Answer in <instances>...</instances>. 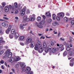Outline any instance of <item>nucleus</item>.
Here are the masks:
<instances>
[{"instance_id":"49530a36","label":"nucleus","mask_w":74,"mask_h":74,"mask_svg":"<svg viewBox=\"0 0 74 74\" xmlns=\"http://www.w3.org/2000/svg\"><path fill=\"white\" fill-rule=\"evenodd\" d=\"M13 36H12V35H9V37L10 38H12L13 37Z\"/></svg>"},{"instance_id":"69168bd1","label":"nucleus","mask_w":74,"mask_h":74,"mask_svg":"<svg viewBox=\"0 0 74 74\" xmlns=\"http://www.w3.org/2000/svg\"><path fill=\"white\" fill-rule=\"evenodd\" d=\"M66 47H69V45L68 43H67L66 45Z\"/></svg>"},{"instance_id":"5701e85b","label":"nucleus","mask_w":74,"mask_h":74,"mask_svg":"<svg viewBox=\"0 0 74 74\" xmlns=\"http://www.w3.org/2000/svg\"><path fill=\"white\" fill-rule=\"evenodd\" d=\"M15 34V38H18L19 37V34L17 32H16Z\"/></svg>"},{"instance_id":"cd10ccee","label":"nucleus","mask_w":74,"mask_h":74,"mask_svg":"<svg viewBox=\"0 0 74 74\" xmlns=\"http://www.w3.org/2000/svg\"><path fill=\"white\" fill-rule=\"evenodd\" d=\"M20 28L21 30H23V29H24V27H23L22 24H20Z\"/></svg>"},{"instance_id":"1a4fd4ad","label":"nucleus","mask_w":74,"mask_h":74,"mask_svg":"<svg viewBox=\"0 0 74 74\" xmlns=\"http://www.w3.org/2000/svg\"><path fill=\"white\" fill-rule=\"evenodd\" d=\"M26 12L24 10H22L20 12V14L21 16H23Z\"/></svg>"},{"instance_id":"a878e982","label":"nucleus","mask_w":74,"mask_h":74,"mask_svg":"<svg viewBox=\"0 0 74 74\" xmlns=\"http://www.w3.org/2000/svg\"><path fill=\"white\" fill-rule=\"evenodd\" d=\"M58 49V48H53L52 49V52H53L54 53L56 51V50H57V49Z\"/></svg>"},{"instance_id":"39448f33","label":"nucleus","mask_w":74,"mask_h":74,"mask_svg":"<svg viewBox=\"0 0 74 74\" xmlns=\"http://www.w3.org/2000/svg\"><path fill=\"white\" fill-rule=\"evenodd\" d=\"M29 21V18H27V16H23V22H28Z\"/></svg>"},{"instance_id":"9d476101","label":"nucleus","mask_w":74,"mask_h":74,"mask_svg":"<svg viewBox=\"0 0 74 74\" xmlns=\"http://www.w3.org/2000/svg\"><path fill=\"white\" fill-rule=\"evenodd\" d=\"M10 62V63H13L15 61V58H11L9 60Z\"/></svg>"},{"instance_id":"5fc2aeb1","label":"nucleus","mask_w":74,"mask_h":74,"mask_svg":"<svg viewBox=\"0 0 74 74\" xmlns=\"http://www.w3.org/2000/svg\"><path fill=\"white\" fill-rule=\"evenodd\" d=\"M26 6H25L23 9V10H24V11H26Z\"/></svg>"},{"instance_id":"0eeeda50","label":"nucleus","mask_w":74,"mask_h":74,"mask_svg":"<svg viewBox=\"0 0 74 74\" xmlns=\"http://www.w3.org/2000/svg\"><path fill=\"white\" fill-rule=\"evenodd\" d=\"M29 20L30 21H34L36 19V18H35V17H32V16L31 15L29 16Z\"/></svg>"},{"instance_id":"4468645a","label":"nucleus","mask_w":74,"mask_h":74,"mask_svg":"<svg viewBox=\"0 0 74 74\" xmlns=\"http://www.w3.org/2000/svg\"><path fill=\"white\" fill-rule=\"evenodd\" d=\"M27 41L28 42H31L32 41V39L30 38H28L27 39Z\"/></svg>"},{"instance_id":"ddd939ff","label":"nucleus","mask_w":74,"mask_h":74,"mask_svg":"<svg viewBox=\"0 0 74 74\" xmlns=\"http://www.w3.org/2000/svg\"><path fill=\"white\" fill-rule=\"evenodd\" d=\"M69 55L70 56H73L74 55V52L72 51H69Z\"/></svg>"},{"instance_id":"c85d7f7f","label":"nucleus","mask_w":74,"mask_h":74,"mask_svg":"<svg viewBox=\"0 0 74 74\" xmlns=\"http://www.w3.org/2000/svg\"><path fill=\"white\" fill-rule=\"evenodd\" d=\"M18 10H19V9H16L15 10V14H18L19 12H18Z\"/></svg>"},{"instance_id":"4d7b16f0","label":"nucleus","mask_w":74,"mask_h":74,"mask_svg":"<svg viewBox=\"0 0 74 74\" xmlns=\"http://www.w3.org/2000/svg\"><path fill=\"white\" fill-rule=\"evenodd\" d=\"M20 45H22V46H24V43H23V42H21L20 43Z\"/></svg>"},{"instance_id":"bf43d9fd","label":"nucleus","mask_w":74,"mask_h":74,"mask_svg":"<svg viewBox=\"0 0 74 74\" xmlns=\"http://www.w3.org/2000/svg\"><path fill=\"white\" fill-rule=\"evenodd\" d=\"M51 45H54V43H53V42H51Z\"/></svg>"},{"instance_id":"423d86ee","label":"nucleus","mask_w":74,"mask_h":74,"mask_svg":"<svg viewBox=\"0 0 74 74\" xmlns=\"http://www.w3.org/2000/svg\"><path fill=\"white\" fill-rule=\"evenodd\" d=\"M51 49L52 47L51 46H48L45 49L46 52H48L49 51H51Z\"/></svg>"},{"instance_id":"8fccbe9b","label":"nucleus","mask_w":74,"mask_h":74,"mask_svg":"<svg viewBox=\"0 0 74 74\" xmlns=\"http://www.w3.org/2000/svg\"><path fill=\"white\" fill-rule=\"evenodd\" d=\"M3 50H1L0 51V55H2L3 53Z\"/></svg>"},{"instance_id":"f03ea898","label":"nucleus","mask_w":74,"mask_h":74,"mask_svg":"<svg viewBox=\"0 0 74 74\" xmlns=\"http://www.w3.org/2000/svg\"><path fill=\"white\" fill-rule=\"evenodd\" d=\"M25 67H23V72H24V71H25V73H28V72H29L30 71V70H31V69H30V68L29 67H27V68L26 70H25Z\"/></svg>"},{"instance_id":"774afa93","label":"nucleus","mask_w":74,"mask_h":74,"mask_svg":"<svg viewBox=\"0 0 74 74\" xmlns=\"http://www.w3.org/2000/svg\"><path fill=\"white\" fill-rule=\"evenodd\" d=\"M42 17L44 19H45V16L44 15H43L42 16Z\"/></svg>"},{"instance_id":"7c9ffc66","label":"nucleus","mask_w":74,"mask_h":74,"mask_svg":"<svg viewBox=\"0 0 74 74\" xmlns=\"http://www.w3.org/2000/svg\"><path fill=\"white\" fill-rule=\"evenodd\" d=\"M56 19H57V21H60V17L59 16H58L56 17Z\"/></svg>"},{"instance_id":"de8ad7c7","label":"nucleus","mask_w":74,"mask_h":74,"mask_svg":"<svg viewBox=\"0 0 74 74\" xmlns=\"http://www.w3.org/2000/svg\"><path fill=\"white\" fill-rule=\"evenodd\" d=\"M38 27H39V28H42V27H43V26H42L41 25H38Z\"/></svg>"},{"instance_id":"c756f323","label":"nucleus","mask_w":74,"mask_h":74,"mask_svg":"<svg viewBox=\"0 0 74 74\" xmlns=\"http://www.w3.org/2000/svg\"><path fill=\"white\" fill-rule=\"evenodd\" d=\"M3 42H5V41H3V38L1 37L0 38V43Z\"/></svg>"},{"instance_id":"6e6d98bb","label":"nucleus","mask_w":74,"mask_h":74,"mask_svg":"<svg viewBox=\"0 0 74 74\" xmlns=\"http://www.w3.org/2000/svg\"><path fill=\"white\" fill-rule=\"evenodd\" d=\"M73 64H74L73 63H71V62H70V65L71 66H73Z\"/></svg>"},{"instance_id":"79ce46f5","label":"nucleus","mask_w":74,"mask_h":74,"mask_svg":"<svg viewBox=\"0 0 74 74\" xmlns=\"http://www.w3.org/2000/svg\"><path fill=\"white\" fill-rule=\"evenodd\" d=\"M27 74H33V72L32 71H29L27 73Z\"/></svg>"},{"instance_id":"09e8293b","label":"nucleus","mask_w":74,"mask_h":74,"mask_svg":"<svg viewBox=\"0 0 74 74\" xmlns=\"http://www.w3.org/2000/svg\"><path fill=\"white\" fill-rule=\"evenodd\" d=\"M71 23L72 25H74V20H72L71 21Z\"/></svg>"},{"instance_id":"ea45409f","label":"nucleus","mask_w":74,"mask_h":74,"mask_svg":"<svg viewBox=\"0 0 74 74\" xmlns=\"http://www.w3.org/2000/svg\"><path fill=\"white\" fill-rule=\"evenodd\" d=\"M52 21V19H48L47 20V22L48 23H50V22H51V21Z\"/></svg>"},{"instance_id":"a18cd8bd","label":"nucleus","mask_w":74,"mask_h":74,"mask_svg":"<svg viewBox=\"0 0 74 74\" xmlns=\"http://www.w3.org/2000/svg\"><path fill=\"white\" fill-rule=\"evenodd\" d=\"M70 62L71 63L72 62H74V58H72L71 60L70 61Z\"/></svg>"},{"instance_id":"4c0bfd02","label":"nucleus","mask_w":74,"mask_h":74,"mask_svg":"<svg viewBox=\"0 0 74 74\" xmlns=\"http://www.w3.org/2000/svg\"><path fill=\"white\" fill-rule=\"evenodd\" d=\"M67 55V51H65L63 53V56H66Z\"/></svg>"},{"instance_id":"b1692460","label":"nucleus","mask_w":74,"mask_h":74,"mask_svg":"<svg viewBox=\"0 0 74 74\" xmlns=\"http://www.w3.org/2000/svg\"><path fill=\"white\" fill-rule=\"evenodd\" d=\"M21 59V58L19 57V56H17L16 58V59L15 60V62H16L17 61H19V60Z\"/></svg>"},{"instance_id":"f3484780","label":"nucleus","mask_w":74,"mask_h":74,"mask_svg":"<svg viewBox=\"0 0 74 74\" xmlns=\"http://www.w3.org/2000/svg\"><path fill=\"white\" fill-rule=\"evenodd\" d=\"M58 15L59 16L63 18L64 16V13H58Z\"/></svg>"},{"instance_id":"473e14b6","label":"nucleus","mask_w":74,"mask_h":74,"mask_svg":"<svg viewBox=\"0 0 74 74\" xmlns=\"http://www.w3.org/2000/svg\"><path fill=\"white\" fill-rule=\"evenodd\" d=\"M64 21L65 22H67V21H68V19L66 17H65L64 18Z\"/></svg>"},{"instance_id":"c03bdc74","label":"nucleus","mask_w":74,"mask_h":74,"mask_svg":"<svg viewBox=\"0 0 74 74\" xmlns=\"http://www.w3.org/2000/svg\"><path fill=\"white\" fill-rule=\"evenodd\" d=\"M7 55H6L5 56L3 57V59H5V58H7Z\"/></svg>"},{"instance_id":"680f3d73","label":"nucleus","mask_w":74,"mask_h":74,"mask_svg":"<svg viewBox=\"0 0 74 74\" xmlns=\"http://www.w3.org/2000/svg\"><path fill=\"white\" fill-rule=\"evenodd\" d=\"M27 13H29V12H30V10H29V9H27Z\"/></svg>"},{"instance_id":"0e129e2a","label":"nucleus","mask_w":74,"mask_h":74,"mask_svg":"<svg viewBox=\"0 0 74 74\" xmlns=\"http://www.w3.org/2000/svg\"><path fill=\"white\" fill-rule=\"evenodd\" d=\"M63 47V45L62 44H60V45L59 47L60 48H62Z\"/></svg>"},{"instance_id":"412c9836","label":"nucleus","mask_w":74,"mask_h":74,"mask_svg":"<svg viewBox=\"0 0 74 74\" xmlns=\"http://www.w3.org/2000/svg\"><path fill=\"white\" fill-rule=\"evenodd\" d=\"M30 45L31 47L32 48H33V47H34V45H35V43H34V42H32Z\"/></svg>"},{"instance_id":"2eb2a0df","label":"nucleus","mask_w":74,"mask_h":74,"mask_svg":"<svg viewBox=\"0 0 74 74\" xmlns=\"http://www.w3.org/2000/svg\"><path fill=\"white\" fill-rule=\"evenodd\" d=\"M43 47L44 48H47V45L46 42H44L43 43Z\"/></svg>"},{"instance_id":"a211bd4d","label":"nucleus","mask_w":74,"mask_h":74,"mask_svg":"<svg viewBox=\"0 0 74 74\" xmlns=\"http://www.w3.org/2000/svg\"><path fill=\"white\" fill-rule=\"evenodd\" d=\"M11 33L12 34H15L16 31L15 29H13L11 30Z\"/></svg>"},{"instance_id":"e433bc0d","label":"nucleus","mask_w":74,"mask_h":74,"mask_svg":"<svg viewBox=\"0 0 74 74\" xmlns=\"http://www.w3.org/2000/svg\"><path fill=\"white\" fill-rule=\"evenodd\" d=\"M15 7L14 6L12 9V10H13L11 12V13H12V14H14V10H15Z\"/></svg>"},{"instance_id":"e2e57ef3","label":"nucleus","mask_w":74,"mask_h":74,"mask_svg":"<svg viewBox=\"0 0 74 74\" xmlns=\"http://www.w3.org/2000/svg\"><path fill=\"white\" fill-rule=\"evenodd\" d=\"M60 40H62V41H64V39H63L62 38H60Z\"/></svg>"},{"instance_id":"7ed1b4c3","label":"nucleus","mask_w":74,"mask_h":74,"mask_svg":"<svg viewBox=\"0 0 74 74\" xmlns=\"http://www.w3.org/2000/svg\"><path fill=\"white\" fill-rule=\"evenodd\" d=\"M14 7L15 9H18V10H19V8H20V4H19L18 6V3L16 2H15L14 3Z\"/></svg>"},{"instance_id":"58836bf2","label":"nucleus","mask_w":74,"mask_h":74,"mask_svg":"<svg viewBox=\"0 0 74 74\" xmlns=\"http://www.w3.org/2000/svg\"><path fill=\"white\" fill-rule=\"evenodd\" d=\"M2 25L4 27H5L6 26V24L4 23H2Z\"/></svg>"},{"instance_id":"c9c22d12","label":"nucleus","mask_w":74,"mask_h":74,"mask_svg":"<svg viewBox=\"0 0 74 74\" xmlns=\"http://www.w3.org/2000/svg\"><path fill=\"white\" fill-rule=\"evenodd\" d=\"M56 16V15L54 14H53V19H55V17Z\"/></svg>"},{"instance_id":"052dcab7","label":"nucleus","mask_w":74,"mask_h":74,"mask_svg":"<svg viewBox=\"0 0 74 74\" xmlns=\"http://www.w3.org/2000/svg\"><path fill=\"white\" fill-rule=\"evenodd\" d=\"M12 70L13 71V72L14 73H15V70H14V69H12Z\"/></svg>"},{"instance_id":"37998d69","label":"nucleus","mask_w":74,"mask_h":74,"mask_svg":"<svg viewBox=\"0 0 74 74\" xmlns=\"http://www.w3.org/2000/svg\"><path fill=\"white\" fill-rule=\"evenodd\" d=\"M19 64H17L15 65V67L16 68H18V67H19Z\"/></svg>"},{"instance_id":"20e7f679","label":"nucleus","mask_w":74,"mask_h":74,"mask_svg":"<svg viewBox=\"0 0 74 74\" xmlns=\"http://www.w3.org/2000/svg\"><path fill=\"white\" fill-rule=\"evenodd\" d=\"M44 49L41 46V45H40V46H39V49L38 51L39 53H42L43 52Z\"/></svg>"},{"instance_id":"603ef678","label":"nucleus","mask_w":74,"mask_h":74,"mask_svg":"<svg viewBox=\"0 0 74 74\" xmlns=\"http://www.w3.org/2000/svg\"><path fill=\"white\" fill-rule=\"evenodd\" d=\"M42 39L43 40H44L45 39V37H44V36H42L40 37V39Z\"/></svg>"},{"instance_id":"6e6552de","label":"nucleus","mask_w":74,"mask_h":74,"mask_svg":"<svg viewBox=\"0 0 74 74\" xmlns=\"http://www.w3.org/2000/svg\"><path fill=\"white\" fill-rule=\"evenodd\" d=\"M11 26L10 25L8 29H6L5 31V32L7 34H8L10 32V30H11Z\"/></svg>"},{"instance_id":"f257e3e1","label":"nucleus","mask_w":74,"mask_h":74,"mask_svg":"<svg viewBox=\"0 0 74 74\" xmlns=\"http://www.w3.org/2000/svg\"><path fill=\"white\" fill-rule=\"evenodd\" d=\"M5 55H8V58H10L12 57V53L10 52V50L8 49L7 50L6 52L5 53Z\"/></svg>"},{"instance_id":"338daca9","label":"nucleus","mask_w":74,"mask_h":74,"mask_svg":"<svg viewBox=\"0 0 74 74\" xmlns=\"http://www.w3.org/2000/svg\"><path fill=\"white\" fill-rule=\"evenodd\" d=\"M64 47H62L61 49V51H63L64 49Z\"/></svg>"},{"instance_id":"bb28decb","label":"nucleus","mask_w":74,"mask_h":74,"mask_svg":"<svg viewBox=\"0 0 74 74\" xmlns=\"http://www.w3.org/2000/svg\"><path fill=\"white\" fill-rule=\"evenodd\" d=\"M37 20L38 22H40V21H41V18L40 16L38 17L37 18Z\"/></svg>"},{"instance_id":"f8f14e48","label":"nucleus","mask_w":74,"mask_h":74,"mask_svg":"<svg viewBox=\"0 0 74 74\" xmlns=\"http://www.w3.org/2000/svg\"><path fill=\"white\" fill-rule=\"evenodd\" d=\"M4 10L5 12H8V11H9V8L7 6H5L4 8Z\"/></svg>"},{"instance_id":"6ab92c4d","label":"nucleus","mask_w":74,"mask_h":74,"mask_svg":"<svg viewBox=\"0 0 74 74\" xmlns=\"http://www.w3.org/2000/svg\"><path fill=\"white\" fill-rule=\"evenodd\" d=\"M19 64H20L21 67H24V65L25 64V63L21 62H19Z\"/></svg>"},{"instance_id":"2f4dec72","label":"nucleus","mask_w":74,"mask_h":74,"mask_svg":"<svg viewBox=\"0 0 74 74\" xmlns=\"http://www.w3.org/2000/svg\"><path fill=\"white\" fill-rule=\"evenodd\" d=\"M71 49V48L70 47H68L66 48V50L67 51H70Z\"/></svg>"},{"instance_id":"72a5a7b5","label":"nucleus","mask_w":74,"mask_h":74,"mask_svg":"<svg viewBox=\"0 0 74 74\" xmlns=\"http://www.w3.org/2000/svg\"><path fill=\"white\" fill-rule=\"evenodd\" d=\"M37 42L39 46H40V45H41V42H40V41L38 40H37Z\"/></svg>"},{"instance_id":"13d9d810","label":"nucleus","mask_w":74,"mask_h":74,"mask_svg":"<svg viewBox=\"0 0 74 74\" xmlns=\"http://www.w3.org/2000/svg\"><path fill=\"white\" fill-rule=\"evenodd\" d=\"M38 35L39 36H41L43 35V34H39Z\"/></svg>"},{"instance_id":"9b49d317","label":"nucleus","mask_w":74,"mask_h":74,"mask_svg":"<svg viewBox=\"0 0 74 74\" xmlns=\"http://www.w3.org/2000/svg\"><path fill=\"white\" fill-rule=\"evenodd\" d=\"M45 23V20H42L40 21L39 23V25H44V24Z\"/></svg>"},{"instance_id":"864d4df0","label":"nucleus","mask_w":74,"mask_h":74,"mask_svg":"<svg viewBox=\"0 0 74 74\" xmlns=\"http://www.w3.org/2000/svg\"><path fill=\"white\" fill-rule=\"evenodd\" d=\"M3 18L4 19H6V20H8V19H9V18H8L5 17H3Z\"/></svg>"},{"instance_id":"393cba45","label":"nucleus","mask_w":74,"mask_h":74,"mask_svg":"<svg viewBox=\"0 0 74 74\" xmlns=\"http://www.w3.org/2000/svg\"><path fill=\"white\" fill-rule=\"evenodd\" d=\"M46 16H51V13L49 12H47L46 13Z\"/></svg>"},{"instance_id":"f704fd0d","label":"nucleus","mask_w":74,"mask_h":74,"mask_svg":"<svg viewBox=\"0 0 74 74\" xmlns=\"http://www.w3.org/2000/svg\"><path fill=\"white\" fill-rule=\"evenodd\" d=\"M6 4V3L5 2H3L2 3V5L3 7H4V6Z\"/></svg>"},{"instance_id":"aec40b11","label":"nucleus","mask_w":74,"mask_h":74,"mask_svg":"<svg viewBox=\"0 0 74 74\" xmlns=\"http://www.w3.org/2000/svg\"><path fill=\"white\" fill-rule=\"evenodd\" d=\"M53 26H56L57 25H58V23L57 22L55 21L53 23Z\"/></svg>"},{"instance_id":"a19ab883","label":"nucleus","mask_w":74,"mask_h":74,"mask_svg":"<svg viewBox=\"0 0 74 74\" xmlns=\"http://www.w3.org/2000/svg\"><path fill=\"white\" fill-rule=\"evenodd\" d=\"M8 8H9V9H10V10H11V9H12V6H11V5H9Z\"/></svg>"},{"instance_id":"4be33fe9","label":"nucleus","mask_w":74,"mask_h":74,"mask_svg":"<svg viewBox=\"0 0 74 74\" xmlns=\"http://www.w3.org/2000/svg\"><path fill=\"white\" fill-rule=\"evenodd\" d=\"M24 36H21L19 38L18 40L19 41H22V40L24 39Z\"/></svg>"},{"instance_id":"3c124183","label":"nucleus","mask_w":74,"mask_h":74,"mask_svg":"<svg viewBox=\"0 0 74 74\" xmlns=\"http://www.w3.org/2000/svg\"><path fill=\"white\" fill-rule=\"evenodd\" d=\"M0 63H1V64H3L4 63V62L3 61V60H1V61H0Z\"/></svg>"},{"instance_id":"dca6fc26","label":"nucleus","mask_w":74,"mask_h":74,"mask_svg":"<svg viewBox=\"0 0 74 74\" xmlns=\"http://www.w3.org/2000/svg\"><path fill=\"white\" fill-rule=\"evenodd\" d=\"M34 49L35 50H36L37 51L38 49H39V45H38L36 44L35 45V46L34 47Z\"/></svg>"}]
</instances>
